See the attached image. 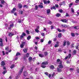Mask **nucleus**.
Returning a JSON list of instances; mask_svg holds the SVG:
<instances>
[{
  "mask_svg": "<svg viewBox=\"0 0 79 79\" xmlns=\"http://www.w3.org/2000/svg\"><path fill=\"white\" fill-rule=\"evenodd\" d=\"M26 33L24 32H23L22 34L20 37V39L21 40H22V39H23L24 38V36H26Z\"/></svg>",
  "mask_w": 79,
  "mask_h": 79,
  "instance_id": "1",
  "label": "nucleus"
},
{
  "mask_svg": "<svg viewBox=\"0 0 79 79\" xmlns=\"http://www.w3.org/2000/svg\"><path fill=\"white\" fill-rule=\"evenodd\" d=\"M4 3L6 4V6H7V7H8V4H7V3H6V2H5L4 0H1V4H2V5H3Z\"/></svg>",
  "mask_w": 79,
  "mask_h": 79,
  "instance_id": "2",
  "label": "nucleus"
},
{
  "mask_svg": "<svg viewBox=\"0 0 79 79\" xmlns=\"http://www.w3.org/2000/svg\"><path fill=\"white\" fill-rule=\"evenodd\" d=\"M5 63L4 61H2L1 62V66L2 67H3V66H5Z\"/></svg>",
  "mask_w": 79,
  "mask_h": 79,
  "instance_id": "3",
  "label": "nucleus"
},
{
  "mask_svg": "<svg viewBox=\"0 0 79 79\" xmlns=\"http://www.w3.org/2000/svg\"><path fill=\"white\" fill-rule=\"evenodd\" d=\"M48 62L47 61H45L44 62H43L42 63V65H47V64H48Z\"/></svg>",
  "mask_w": 79,
  "mask_h": 79,
  "instance_id": "4",
  "label": "nucleus"
},
{
  "mask_svg": "<svg viewBox=\"0 0 79 79\" xmlns=\"http://www.w3.org/2000/svg\"><path fill=\"white\" fill-rule=\"evenodd\" d=\"M57 69L58 72H59V73H61L62 71V70L60 68H57Z\"/></svg>",
  "mask_w": 79,
  "mask_h": 79,
  "instance_id": "5",
  "label": "nucleus"
},
{
  "mask_svg": "<svg viewBox=\"0 0 79 79\" xmlns=\"http://www.w3.org/2000/svg\"><path fill=\"white\" fill-rule=\"evenodd\" d=\"M16 8H13V10H11V13H14V12H15V11H16Z\"/></svg>",
  "mask_w": 79,
  "mask_h": 79,
  "instance_id": "6",
  "label": "nucleus"
},
{
  "mask_svg": "<svg viewBox=\"0 0 79 79\" xmlns=\"http://www.w3.org/2000/svg\"><path fill=\"white\" fill-rule=\"evenodd\" d=\"M74 28L75 29H77V30L79 29V26H75L74 27Z\"/></svg>",
  "mask_w": 79,
  "mask_h": 79,
  "instance_id": "7",
  "label": "nucleus"
},
{
  "mask_svg": "<svg viewBox=\"0 0 79 79\" xmlns=\"http://www.w3.org/2000/svg\"><path fill=\"white\" fill-rule=\"evenodd\" d=\"M23 75L24 76H27L28 74H27V72H24Z\"/></svg>",
  "mask_w": 79,
  "mask_h": 79,
  "instance_id": "8",
  "label": "nucleus"
},
{
  "mask_svg": "<svg viewBox=\"0 0 79 79\" xmlns=\"http://www.w3.org/2000/svg\"><path fill=\"white\" fill-rule=\"evenodd\" d=\"M19 13L20 15H23V11L21 10L19 11Z\"/></svg>",
  "mask_w": 79,
  "mask_h": 79,
  "instance_id": "9",
  "label": "nucleus"
},
{
  "mask_svg": "<svg viewBox=\"0 0 79 79\" xmlns=\"http://www.w3.org/2000/svg\"><path fill=\"white\" fill-rule=\"evenodd\" d=\"M58 67H59V68H63V64H60L58 65Z\"/></svg>",
  "mask_w": 79,
  "mask_h": 79,
  "instance_id": "10",
  "label": "nucleus"
},
{
  "mask_svg": "<svg viewBox=\"0 0 79 79\" xmlns=\"http://www.w3.org/2000/svg\"><path fill=\"white\" fill-rule=\"evenodd\" d=\"M49 67L50 68V69H54V66L51 65Z\"/></svg>",
  "mask_w": 79,
  "mask_h": 79,
  "instance_id": "11",
  "label": "nucleus"
},
{
  "mask_svg": "<svg viewBox=\"0 0 79 79\" xmlns=\"http://www.w3.org/2000/svg\"><path fill=\"white\" fill-rule=\"evenodd\" d=\"M39 56L40 57H41V58H43L44 56V55L42 54H39Z\"/></svg>",
  "mask_w": 79,
  "mask_h": 79,
  "instance_id": "12",
  "label": "nucleus"
},
{
  "mask_svg": "<svg viewBox=\"0 0 79 79\" xmlns=\"http://www.w3.org/2000/svg\"><path fill=\"white\" fill-rule=\"evenodd\" d=\"M57 44H55L54 47H58V46H59V43L58 42H57L56 43Z\"/></svg>",
  "mask_w": 79,
  "mask_h": 79,
  "instance_id": "13",
  "label": "nucleus"
},
{
  "mask_svg": "<svg viewBox=\"0 0 79 79\" xmlns=\"http://www.w3.org/2000/svg\"><path fill=\"white\" fill-rule=\"evenodd\" d=\"M27 39L28 40H29L31 39V36L29 35H28V36L27 37Z\"/></svg>",
  "mask_w": 79,
  "mask_h": 79,
  "instance_id": "14",
  "label": "nucleus"
},
{
  "mask_svg": "<svg viewBox=\"0 0 79 79\" xmlns=\"http://www.w3.org/2000/svg\"><path fill=\"white\" fill-rule=\"evenodd\" d=\"M56 16L57 17H60V16H61V14H60L59 13H57L56 15Z\"/></svg>",
  "mask_w": 79,
  "mask_h": 79,
  "instance_id": "15",
  "label": "nucleus"
},
{
  "mask_svg": "<svg viewBox=\"0 0 79 79\" xmlns=\"http://www.w3.org/2000/svg\"><path fill=\"white\" fill-rule=\"evenodd\" d=\"M66 41H64L63 42V46L64 47V46H66Z\"/></svg>",
  "mask_w": 79,
  "mask_h": 79,
  "instance_id": "16",
  "label": "nucleus"
},
{
  "mask_svg": "<svg viewBox=\"0 0 79 79\" xmlns=\"http://www.w3.org/2000/svg\"><path fill=\"white\" fill-rule=\"evenodd\" d=\"M50 13V9H48L47 10V14H49Z\"/></svg>",
  "mask_w": 79,
  "mask_h": 79,
  "instance_id": "17",
  "label": "nucleus"
},
{
  "mask_svg": "<svg viewBox=\"0 0 79 79\" xmlns=\"http://www.w3.org/2000/svg\"><path fill=\"white\" fill-rule=\"evenodd\" d=\"M61 21L62 22H63V23H67V21L66 19L61 20Z\"/></svg>",
  "mask_w": 79,
  "mask_h": 79,
  "instance_id": "18",
  "label": "nucleus"
},
{
  "mask_svg": "<svg viewBox=\"0 0 79 79\" xmlns=\"http://www.w3.org/2000/svg\"><path fill=\"white\" fill-rule=\"evenodd\" d=\"M38 7L40 8H44V6L42 5H38Z\"/></svg>",
  "mask_w": 79,
  "mask_h": 79,
  "instance_id": "19",
  "label": "nucleus"
},
{
  "mask_svg": "<svg viewBox=\"0 0 79 79\" xmlns=\"http://www.w3.org/2000/svg\"><path fill=\"white\" fill-rule=\"evenodd\" d=\"M32 58L31 57H30L28 58V60L29 61H32Z\"/></svg>",
  "mask_w": 79,
  "mask_h": 79,
  "instance_id": "20",
  "label": "nucleus"
},
{
  "mask_svg": "<svg viewBox=\"0 0 79 79\" xmlns=\"http://www.w3.org/2000/svg\"><path fill=\"white\" fill-rule=\"evenodd\" d=\"M19 8H22V5L20 4H19Z\"/></svg>",
  "mask_w": 79,
  "mask_h": 79,
  "instance_id": "21",
  "label": "nucleus"
},
{
  "mask_svg": "<svg viewBox=\"0 0 79 79\" xmlns=\"http://www.w3.org/2000/svg\"><path fill=\"white\" fill-rule=\"evenodd\" d=\"M8 35H9V36H10V37H11L12 35H13V34H12L11 33L9 32L8 34Z\"/></svg>",
  "mask_w": 79,
  "mask_h": 79,
  "instance_id": "22",
  "label": "nucleus"
},
{
  "mask_svg": "<svg viewBox=\"0 0 79 79\" xmlns=\"http://www.w3.org/2000/svg\"><path fill=\"white\" fill-rule=\"evenodd\" d=\"M23 51L24 53H26L27 51V49H26V48H25L23 49Z\"/></svg>",
  "mask_w": 79,
  "mask_h": 79,
  "instance_id": "23",
  "label": "nucleus"
},
{
  "mask_svg": "<svg viewBox=\"0 0 79 79\" xmlns=\"http://www.w3.org/2000/svg\"><path fill=\"white\" fill-rule=\"evenodd\" d=\"M58 37L59 38H61V33H59L58 35Z\"/></svg>",
  "mask_w": 79,
  "mask_h": 79,
  "instance_id": "24",
  "label": "nucleus"
},
{
  "mask_svg": "<svg viewBox=\"0 0 79 79\" xmlns=\"http://www.w3.org/2000/svg\"><path fill=\"white\" fill-rule=\"evenodd\" d=\"M44 53L45 56H48V52H44Z\"/></svg>",
  "mask_w": 79,
  "mask_h": 79,
  "instance_id": "25",
  "label": "nucleus"
},
{
  "mask_svg": "<svg viewBox=\"0 0 79 79\" xmlns=\"http://www.w3.org/2000/svg\"><path fill=\"white\" fill-rule=\"evenodd\" d=\"M14 67H15V64H13L11 65V66L10 67V68L11 69H13Z\"/></svg>",
  "mask_w": 79,
  "mask_h": 79,
  "instance_id": "26",
  "label": "nucleus"
},
{
  "mask_svg": "<svg viewBox=\"0 0 79 79\" xmlns=\"http://www.w3.org/2000/svg\"><path fill=\"white\" fill-rule=\"evenodd\" d=\"M62 5L64 6L66 5L65 1H64L62 3Z\"/></svg>",
  "mask_w": 79,
  "mask_h": 79,
  "instance_id": "27",
  "label": "nucleus"
},
{
  "mask_svg": "<svg viewBox=\"0 0 79 79\" xmlns=\"http://www.w3.org/2000/svg\"><path fill=\"white\" fill-rule=\"evenodd\" d=\"M53 9H54V10H56V8H55V6H54L53 7H52L51 8V10H53Z\"/></svg>",
  "mask_w": 79,
  "mask_h": 79,
  "instance_id": "28",
  "label": "nucleus"
},
{
  "mask_svg": "<svg viewBox=\"0 0 79 79\" xmlns=\"http://www.w3.org/2000/svg\"><path fill=\"white\" fill-rule=\"evenodd\" d=\"M73 55H75V54H76V51L75 50H74L73 52Z\"/></svg>",
  "mask_w": 79,
  "mask_h": 79,
  "instance_id": "29",
  "label": "nucleus"
},
{
  "mask_svg": "<svg viewBox=\"0 0 79 79\" xmlns=\"http://www.w3.org/2000/svg\"><path fill=\"white\" fill-rule=\"evenodd\" d=\"M19 55H21V54H20V53L18 52L16 54V56H19Z\"/></svg>",
  "mask_w": 79,
  "mask_h": 79,
  "instance_id": "30",
  "label": "nucleus"
},
{
  "mask_svg": "<svg viewBox=\"0 0 79 79\" xmlns=\"http://www.w3.org/2000/svg\"><path fill=\"white\" fill-rule=\"evenodd\" d=\"M25 44H26V42H22L21 44H22V45L24 46V45H25Z\"/></svg>",
  "mask_w": 79,
  "mask_h": 79,
  "instance_id": "31",
  "label": "nucleus"
},
{
  "mask_svg": "<svg viewBox=\"0 0 79 79\" xmlns=\"http://www.w3.org/2000/svg\"><path fill=\"white\" fill-rule=\"evenodd\" d=\"M26 55V57L28 58V57L29 56V53H27Z\"/></svg>",
  "mask_w": 79,
  "mask_h": 79,
  "instance_id": "32",
  "label": "nucleus"
},
{
  "mask_svg": "<svg viewBox=\"0 0 79 79\" xmlns=\"http://www.w3.org/2000/svg\"><path fill=\"white\" fill-rule=\"evenodd\" d=\"M67 45L68 46H69V45H70V42L69 41H68L67 42Z\"/></svg>",
  "mask_w": 79,
  "mask_h": 79,
  "instance_id": "33",
  "label": "nucleus"
},
{
  "mask_svg": "<svg viewBox=\"0 0 79 79\" xmlns=\"http://www.w3.org/2000/svg\"><path fill=\"white\" fill-rule=\"evenodd\" d=\"M41 67H42V68H45L46 67V66L43 65H42L41 66Z\"/></svg>",
  "mask_w": 79,
  "mask_h": 79,
  "instance_id": "34",
  "label": "nucleus"
},
{
  "mask_svg": "<svg viewBox=\"0 0 79 79\" xmlns=\"http://www.w3.org/2000/svg\"><path fill=\"white\" fill-rule=\"evenodd\" d=\"M43 2L44 3V4H45L46 3H47V2L46 1V0H44Z\"/></svg>",
  "mask_w": 79,
  "mask_h": 79,
  "instance_id": "35",
  "label": "nucleus"
},
{
  "mask_svg": "<svg viewBox=\"0 0 79 79\" xmlns=\"http://www.w3.org/2000/svg\"><path fill=\"white\" fill-rule=\"evenodd\" d=\"M7 72V71L6 70H4V71L2 72V74L4 75Z\"/></svg>",
  "mask_w": 79,
  "mask_h": 79,
  "instance_id": "36",
  "label": "nucleus"
},
{
  "mask_svg": "<svg viewBox=\"0 0 79 79\" xmlns=\"http://www.w3.org/2000/svg\"><path fill=\"white\" fill-rule=\"evenodd\" d=\"M5 50H6L7 51H8L9 50V47H7L5 48Z\"/></svg>",
  "mask_w": 79,
  "mask_h": 79,
  "instance_id": "37",
  "label": "nucleus"
},
{
  "mask_svg": "<svg viewBox=\"0 0 79 79\" xmlns=\"http://www.w3.org/2000/svg\"><path fill=\"white\" fill-rule=\"evenodd\" d=\"M48 24H52V22L50 21H48Z\"/></svg>",
  "mask_w": 79,
  "mask_h": 79,
  "instance_id": "38",
  "label": "nucleus"
},
{
  "mask_svg": "<svg viewBox=\"0 0 79 79\" xmlns=\"http://www.w3.org/2000/svg\"><path fill=\"white\" fill-rule=\"evenodd\" d=\"M59 11L60 12V13H63V10L62 9H60V10H59Z\"/></svg>",
  "mask_w": 79,
  "mask_h": 79,
  "instance_id": "39",
  "label": "nucleus"
},
{
  "mask_svg": "<svg viewBox=\"0 0 79 79\" xmlns=\"http://www.w3.org/2000/svg\"><path fill=\"white\" fill-rule=\"evenodd\" d=\"M23 68H22L20 69V71H19V72H20V73H22L23 72Z\"/></svg>",
  "mask_w": 79,
  "mask_h": 79,
  "instance_id": "40",
  "label": "nucleus"
},
{
  "mask_svg": "<svg viewBox=\"0 0 79 79\" xmlns=\"http://www.w3.org/2000/svg\"><path fill=\"white\" fill-rule=\"evenodd\" d=\"M35 31L36 32L38 33L39 32V30H38V29H35Z\"/></svg>",
  "mask_w": 79,
  "mask_h": 79,
  "instance_id": "41",
  "label": "nucleus"
},
{
  "mask_svg": "<svg viewBox=\"0 0 79 79\" xmlns=\"http://www.w3.org/2000/svg\"><path fill=\"white\" fill-rule=\"evenodd\" d=\"M71 10L72 13H74V10L73 8H71Z\"/></svg>",
  "mask_w": 79,
  "mask_h": 79,
  "instance_id": "42",
  "label": "nucleus"
},
{
  "mask_svg": "<svg viewBox=\"0 0 79 79\" xmlns=\"http://www.w3.org/2000/svg\"><path fill=\"white\" fill-rule=\"evenodd\" d=\"M18 23H21V19H18Z\"/></svg>",
  "mask_w": 79,
  "mask_h": 79,
  "instance_id": "43",
  "label": "nucleus"
},
{
  "mask_svg": "<svg viewBox=\"0 0 79 79\" xmlns=\"http://www.w3.org/2000/svg\"><path fill=\"white\" fill-rule=\"evenodd\" d=\"M24 46H23V45L22 44H21L20 45L21 48H23V47H24Z\"/></svg>",
  "mask_w": 79,
  "mask_h": 79,
  "instance_id": "44",
  "label": "nucleus"
},
{
  "mask_svg": "<svg viewBox=\"0 0 79 79\" xmlns=\"http://www.w3.org/2000/svg\"><path fill=\"white\" fill-rule=\"evenodd\" d=\"M51 43H52V41L51 40H49L48 42V44L49 45H50V44H51Z\"/></svg>",
  "mask_w": 79,
  "mask_h": 79,
  "instance_id": "45",
  "label": "nucleus"
},
{
  "mask_svg": "<svg viewBox=\"0 0 79 79\" xmlns=\"http://www.w3.org/2000/svg\"><path fill=\"white\" fill-rule=\"evenodd\" d=\"M38 8V6L37 5H36L35 6V10H37Z\"/></svg>",
  "mask_w": 79,
  "mask_h": 79,
  "instance_id": "46",
  "label": "nucleus"
},
{
  "mask_svg": "<svg viewBox=\"0 0 79 79\" xmlns=\"http://www.w3.org/2000/svg\"><path fill=\"white\" fill-rule=\"evenodd\" d=\"M41 35H42V36L44 37V36H45V33H42Z\"/></svg>",
  "mask_w": 79,
  "mask_h": 79,
  "instance_id": "47",
  "label": "nucleus"
},
{
  "mask_svg": "<svg viewBox=\"0 0 79 79\" xmlns=\"http://www.w3.org/2000/svg\"><path fill=\"white\" fill-rule=\"evenodd\" d=\"M13 27V23H12V24H10V27Z\"/></svg>",
  "mask_w": 79,
  "mask_h": 79,
  "instance_id": "48",
  "label": "nucleus"
},
{
  "mask_svg": "<svg viewBox=\"0 0 79 79\" xmlns=\"http://www.w3.org/2000/svg\"><path fill=\"white\" fill-rule=\"evenodd\" d=\"M26 33L28 34H29V33H30V32H29V31L28 30H26Z\"/></svg>",
  "mask_w": 79,
  "mask_h": 79,
  "instance_id": "49",
  "label": "nucleus"
},
{
  "mask_svg": "<svg viewBox=\"0 0 79 79\" xmlns=\"http://www.w3.org/2000/svg\"><path fill=\"white\" fill-rule=\"evenodd\" d=\"M71 35L72 37H74V36H75V35L74 33H72L71 34Z\"/></svg>",
  "mask_w": 79,
  "mask_h": 79,
  "instance_id": "50",
  "label": "nucleus"
},
{
  "mask_svg": "<svg viewBox=\"0 0 79 79\" xmlns=\"http://www.w3.org/2000/svg\"><path fill=\"white\" fill-rule=\"evenodd\" d=\"M3 42V40L2 38L0 39V43Z\"/></svg>",
  "mask_w": 79,
  "mask_h": 79,
  "instance_id": "51",
  "label": "nucleus"
},
{
  "mask_svg": "<svg viewBox=\"0 0 79 79\" xmlns=\"http://www.w3.org/2000/svg\"><path fill=\"white\" fill-rule=\"evenodd\" d=\"M72 5H73V3H71V4H69V7H70H70H71V6H72Z\"/></svg>",
  "mask_w": 79,
  "mask_h": 79,
  "instance_id": "52",
  "label": "nucleus"
},
{
  "mask_svg": "<svg viewBox=\"0 0 79 79\" xmlns=\"http://www.w3.org/2000/svg\"><path fill=\"white\" fill-rule=\"evenodd\" d=\"M1 44H0V46H1V47H3V42L2 43H0Z\"/></svg>",
  "mask_w": 79,
  "mask_h": 79,
  "instance_id": "53",
  "label": "nucleus"
},
{
  "mask_svg": "<svg viewBox=\"0 0 79 79\" xmlns=\"http://www.w3.org/2000/svg\"><path fill=\"white\" fill-rule=\"evenodd\" d=\"M24 7H26V8H28V6H26V5H24V6H23V7L24 8Z\"/></svg>",
  "mask_w": 79,
  "mask_h": 79,
  "instance_id": "54",
  "label": "nucleus"
},
{
  "mask_svg": "<svg viewBox=\"0 0 79 79\" xmlns=\"http://www.w3.org/2000/svg\"><path fill=\"white\" fill-rule=\"evenodd\" d=\"M76 71H77V73L79 74V69H77L76 70Z\"/></svg>",
  "mask_w": 79,
  "mask_h": 79,
  "instance_id": "55",
  "label": "nucleus"
},
{
  "mask_svg": "<svg viewBox=\"0 0 79 79\" xmlns=\"http://www.w3.org/2000/svg\"><path fill=\"white\" fill-rule=\"evenodd\" d=\"M57 31H59L60 32H61V30H60V29L59 28H57Z\"/></svg>",
  "mask_w": 79,
  "mask_h": 79,
  "instance_id": "56",
  "label": "nucleus"
},
{
  "mask_svg": "<svg viewBox=\"0 0 79 79\" xmlns=\"http://www.w3.org/2000/svg\"><path fill=\"white\" fill-rule=\"evenodd\" d=\"M68 56L69 58H71V54H69Z\"/></svg>",
  "mask_w": 79,
  "mask_h": 79,
  "instance_id": "57",
  "label": "nucleus"
},
{
  "mask_svg": "<svg viewBox=\"0 0 79 79\" xmlns=\"http://www.w3.org/2000/svg\"><path fill=\"white\" fill-rule=\"evenodd\" d=\"M55 74V73H53V74H52V77H53Z\"/></svg>",
  "mask_w": 79,
  "mask_h": 79,
  "instance_id": "58",
  "label": "nucleus"
},
{
  "mask_svg": "<svg viewBox=\"0 0 79 79\" xmlns=\"http://www.w3.org/2000/svg\"><path fill=\"white\" fill-rule=\"evenodd\" d=\"M26 56H24L23 57V59L24 60V61H26Z\"/></svg>",
  "mask_w": 79,
  "mask_h": 79,
  "instance_id": "59",
  "label": "nucleus"
},
{
  "mask_svg": "<svg viewBox=\"0 0 79 79\" xmlns=\"http://www.w3.org/2000/svg\"><path fill=\"white\" fill-rule=\"evenodd\" d=\"M78 2H79V0H76L75 2L76 3H78Z\"/></svg>",
  "mask_w": 79,
  "mask_h": 79,
  "instance_id": "60",
  "label": "nucleus"
},
{
  "mask_svg": "<svg viewBox=\"0 0 79 79\" xmlns=\"http://www.w3.org/2000/svg\"><path fill=\"white\" fill-rule=\"evenodd\" d=\"M55 6L56 8H58L59 6H58V4H55Z\"/></svg>",
  "mask_w": 79,
  "mask_h": 79,
  "instance_id": "61",
  "label": "nucleus"
},
{
  "mask_svg": "<svg viewBox=\"0 0 79 79\" xmlns=\"http://www.w3.org/2000/svg\"><path fill=\"white\" fill-rule=\"evenodd\" d=\"M40 41H41V42H44V39H41Z\"/></svg>",
  "mask_w": 79,
  "mask_h": 79,
  "instance_id": "62",
  "label": "nucleus"
},
{
  "mask_svg": "<svg viewBox=\"0 0 79 79\" xmlns=\"http://www.w3.org/2000/svg\"><path fill=\"white\" fill-rule=\"evenodd\" d=\"M2 52L3 53V55H5V52H4V51H2Z\"/></svg>",
  "mask_w": 79,
  "mask_h": 79,
  "instance_id": "63",
  "label": "nucleus"
},
{
  "mask_svg": "<svg viewBox=\"0 0 79 79\" xmlns=\"http://www.w3.org/2000/svg\"><path fill=\"white\" fill-rule=\"evenodd\" d=\"M57 62H60V59H57Z\"/></svg>",
  "mask_w": 79,
  "mask_h": 79,
  "instance_id": "64",
  "label": "nucleus"
}]
</instances>
